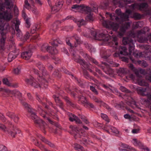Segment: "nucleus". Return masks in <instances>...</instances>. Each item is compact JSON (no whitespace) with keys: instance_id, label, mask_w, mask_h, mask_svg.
I'll return each instance as SVG.
<instances>
[{"instance_id":"nucleus-64","label":"nucleus","mask_w":151,"mask_h":151,"mask_svg":"<svg viewBox=\"0 0 151 151\" xmlns=\"http://www.w3.org/2000/svg\"><path fill=\"white\" fill-rule=\"evenodd\" d=\"M119 73H122L123 74H125L126 73L125 69L124 68H120L119 70Z\"/></svg>"},{"instance_id":"nucleus-26","label":"nucleus","mask_w":151,"mask_h":151,"mask_svg":"<svg viewBox=\"0 0 151 151\" xmlns=\"http://www.w3.org/2000/svg\"><path fill=\"white\" fill-rule=\"evenodd\" d=\"M146 88H140L137 89V92L138 94L143 96H146V94H145L144 93L146 91Z\"/></svg>"},{"instance_id":"nucleus-28","label":"nucleus","mask_w":151,"mask_h":151,"mask_svg":"<svg viewBox=\"0 0 151 151\" xmlns=\"http://www.w3.org/2000/svg\"><path fill=\"white\" fill-rule=\"evenodd\" d=\"M73 37H74L76 41L75 43L74 46L75 47H76L77 46L78 44L81 43V40L80 38L76 35H74Z\"/></svg>"},{"instance_id":"nucleus-47","label":"nucleus","mask_w":151,"mask_h":151,"mask_svg":"<svg viewBox=\"0 0 151 151\" xmlns=\"http://www.w3.org/2000/svg\"><path fill=\"white\" fill-rule=\"evenodd\" d=\"M2 82L4 84L7 85L8 86H9L10 83H9L8 79L7 78H3L2 80Z\"/></svg>"},{"instance_id":"nucleus-31","label":"nucleus","mask_w":151,"mask_h":151,"mask_svg":"<svg viewBox=\"0 0 151 151\" xmlns=\"http://www.w3.org/2000/svg\"><path fill=\"white\" fill-rule=\"evenodd\" d=\"M83 74L85 78L87 79H90V80H92L94 81V78L93 77L90 76L88 72L86 70H83Z\"/></svg>"},{"instance_id":"nucleus-19","label":"nucleus","mask_w":151,"mask_h":151,"mask_svg":"<svg viewBox=\"0 0 151 151\" xmlns=\"http://www.w3.org/2000/svg\"><path fill=\"white\" fill-rule=\"evenodd\" d=\"M40 28V26L38 24H35L32 25L30 29V34H33L36 33L37 31H39Z\"/></svg>"},{"instance_id":"nucleus-38","label":"nucleus","mask_w":151,"mask_h":151,"mask_svg":"<svg viewBox=\"0 0 151 151\" xmlns=\"http://www.w3.org/2000/svg\"><path fill=\"white\" fill-rule=\"evenodd\" d=\"M15 114L14 113L10 111H7L6 114V116L9 117L10 119L11 117H13Z\"/></svg>"},{"instance_id":"nucleus-30","label":"nucleus","mask_w":151,"mask_h":151,"mask_svg":"<svg viewBox=\"0 0 151 151\" xmlns=\"http://www.w3.org/2000/svg\"><path fill=\"white\" fill-rule=\"evenodd\" d=\"M63 99L66 101L67 103L69 105L72 106L73 107L76 106V105L74 103L71 102L70 99L66 96H65L63 97Z\"/></svg>"},{"instance_id":"nucleus-35","label":"nucleus","mask_w":151,"mask_h":151,"mask_svg":"<svg viewBox=\"0 0 151 151\" xmlns=\"http://www.w3.org/2000/svg\"><path fill=\"white\" fill-rule=\"evenodd\" d=\"M117 38L116 37H114L113 38L112 41L109 43V45L112 44V46L117 45L118 43L117 42Z\"/></svg>"},{"instance_id":"nucleus-6","label":"nucleus","mask_w":151,"mask_h":151,"mask_svg":"<svg viewBox=\"0 0 151 151\" xmlns=\"http://www.w3.org/2000/svg\"><path fill=\"white\" fill-rule=\"evenodd\" d=\"M123 43L124 45H127L129 46V54L134 49V47L133 40L130 38L124 37L122 40Z\"/></svg>"},{"instance_id":"nucleus-21","label":"nucleus","mask_w":151,"mask_h":151,"mask_svg":"<svg viewBox=\"0 0 151 151\" xmlns=\"http://www.w3.org/2000/svg\"><path fill=\"white\" fill-rule=\"evenodd\" d=\"M78 98L79 101H80L85 106H86L88 102L86 98L83 96L80 95L78 96Z\"/></svg>"},{"instance_id":"nucleus-44","label":"nucleus","mask_w":151,"mask_h":151,"mask_svg":"<svg viewBox=\"0 0 151 151\" xmlns=\"http://www.w3.org/2000/svg\"><path fill=\"white\" fill-rule=\"evenodd\" d=\"M24 8L27 9H29L30 8V5L29 3L27 0H25L24 1Z\"/></svg>"},{"instance_id":"nucleus-1","label":"nucleus","mask_w":151,"mask_h":151,"mask_svg":"<svg viewBox=\"0 0 151 151\" xmlns=\"http://www.w3.org/2000/svg\"><path fill=\"white\" fill-rule=\"evenodd\" d=\"M36 66L38 67L39 70L42 72V75L41 76H40V78L39 79L40 82V85L37 82H35L37 83V85L39 86L37 87H34L35 88L39 87L42 88H46L48 86L47 81L50 78V76L49 74L47 72V71L44 66L40 63H38L36 64ZM37 84H35V85H37Z\"/></svg>"},{"instance_id":"nucleus-9","label":"nucleus","mask_w":151,"mask_h":151,"mask_svg":"<svg viewBox=\"0 0 151 151\" xmlns=\"http://www.w3.org/2000/svg\"><path fill=\"white\" fill-rule=\"evenodd\" d=\"M12 17L13 16L10 10H6L0 14V18L4 19L6 21H9Z\"/></svg>"},{"instance_id":"nucleus-62","label":"nucleus","mask_w":151,"mask_h":151,"mask_svg":"<svg viewBox=\"0 0 151 151\" xmlns=\"http://www.w3.org/2000/svg\"><path fill=\"white\" fill-rule=\"evenodd\" d=\"M90 89L91 90L95 93V94L96 95L98 94V92L97 90L93 86H90Z\"/></svg>"},{"instance_id":"nucleus-14","label":"nucleus","mask_w":151,"mask_h":151,"mask_svg":"<svg viewBox=\"0 0 151 151\" xmlns=\"http://www.w3.org/2000/svg\"><path fill=\"white\" fill-rule=\"evenodd\" d=\"M19 50L16 51L15 54H14V52H10L8 55V59L9 62H11L19 54Z\"/></svg>"},{"instance_id":"nucleus-53","label":"nucleus","mask_w":151,"mask_h":151,"mask_svg":"<svg viewBox=\"0 0 151 151\" xmlns=\"http://www.w3.org/2000/svg\"><path fill=\"white\" fill-rule=\"evenodd\" d=\"M0 120H1L3 122L6 121V119L4 116L1 113H0Z\"/></svg>"},{"instance_id":"nucleus-34","label":"nucleus","mask_w":151,"mask_h":151,"mask_svg":"<svg viewBox=\"0 0 151 151\" xmlns=\"http://www.w3.org/2000/svg\"><path fill=\"white\" fill-rule=\"evenodd\" d=\"M35 145L38 147L42 150L45 151V150H47L45 147V146L43 145L41 143H40L38 141H37V143H35Z\"/></svg>"},{"instance_id":"nucleus-20","label":"nucleus","mask_w":151,"mask_h":151,"mask_svg":"<svg viewBox=\"0 0 151 151\" xmlns=\"http://www.w3.org/2000/svg\"><path fill=\"white\" fill-rule=\"evenodd\" d=\"M53 97L55 99V101L57 105L59 106L61 108H63V103L59 98V97L56 96L55 95L53 96Z\"/></svg>"},{"instance_id":"nucleus-55","label":"nucleus","mask_w":151,"mask_h":151,"mask_svg":"<svg viewBox=\"0 0 151 151\" xmlns=\"http://www.w3.org/2000/svg\"><path fill=\"white\" fill-rule=\"evenodd\" d=\"M23 106L28 110V109L31 107V106L26 102H23L22 103Z\"/></svg>"},{"instance_id":"nucleus-32","label":"nucleus","mask_w":151,"mask_h":151,"mask_svg":"<svg viewBox=\"0 0 151 151\" xmlns=\"http://www.w3.org/2000/svg\"><path fill=\"white\" fill-rule=\"evenodd\" d=\"M11 121L12 122V121H14L15 123H17L19 120V118L18 115H17L16 114L13 116L11 117L10 118Z\"/></svg>"},{"instance_id":"nucleus-12","label":"nucleus","mask_w":151,"mask_h":151,"mask_svg":"<svg viewBox=\"0 0 151 151\" xmlns=\"http://www.w3.org/2000/svg\"><path fill=\"white\" fill-rule=\"evenodd\" d=\"M69 19L73 20V21H74L75 22H76L77 25L79 27L81 26L82 25H84L86 24V22L83 19H82L77 22L76 20V19H75L73 17L71 16H68L65 19V20H68Z\"/></svg>"},{"instance_id":"nucleus-3","label":"nucleus","mask_w":151,"mask_h":151,"mask_svg":"<svg viewBox=\"0 0 151 151\" xmlns=\"http://www.w3.org/2000/svg\"><path fill=\"white\" fill-rule=\"evenodd\" d=\"M38 106V110L39 111V114L41 116L44 118L45 119L47 120L48 122L51 124H54L56 127L60 128V126L58 124L55 123L49 118V115L48 113L42 109L40 106Z\"/></svg>"},{"instance_id":"nucleus-5","label":"nucleus","mask_w":151,"mask_h":151,"mask_svg":"<svg viewBox=\"0 0 151 151\" xmlns=\"http://www.w3.org/2000/svg\"><path fill=\"white\" fill-rule=\"evenodd\" d=\"M104 26L106 28H111L114 31L117 30L119 27V25L116 23H114L109 21H104L102 22Z\"/></svg>"},{"instance_id":"nucleus-51","label":"nucleus","mask_w":151,"mask_h":151,"mask_svg":"<svg viewBox=\"0 0 151 151\" xmlns=\"http://www.w3.org/2000/svg\"><path fill=\"white\" fill-rule=\"evenodd\" d=\"M93 101H95V102L98 103H103V101H101L100 99H98L96 97L93 96L92 98H91Z\"/></svg>"},{"instance_id":"nucleus-16","label":"nucleus","mask_w":151,"mask_h":151,"mask_svg":"<svg viewBox=\"0 0 151 151\" xmlns=\"http://www.w3.org/2000/svg\"><path fill=\"white\" fill-rule=\"evenodd\" d=\"M32 54L30 51L24 52L21 54V57L25 60H28L31 58Z\"/></svg>"},{"instance_id":"nucleus-41","label":"nucleus","mask_w":151,"mask_h":151,"mask_svg":"<svg viewBox=\"0 0 151 151\" xmlns=\"http://www.w3.org/2000/svg\"><path fill=\"white\" fill-rule=\"evenodd\" d=\"M15 29L17 32L16 35L18 37H20L22 35V33L19 28V26H15Z\"/></svg>"},{"instance_id":"nucleus-39","label":"nucleus","mask_w":151,"mask_h":151,"mask_svg":"<svg viewBox=\"0 0 151 151\" xmlns=\"http://www.w3.org/2000/svg\"><path fill=\"white\" fill-rule=\"evenodd\" d=\"M70 128L74 132V133H76L78 132H79L78 128L76 126L72 125H70Z\"/></svg>"},{"instance_id":"nucleus-29","label":"nucleus","mask_w":151,"mask_h":151,"mask_svg":"<svg viewBox=\"0 0 151 151\" xmlns=\"http://www.w3.org/2000/svg\"><path fill=\"white\" fill-rule=\"evenodd\" d=\"M50 48H51V46L47 44H44L41 47V50L44 52L46 51L48 52L49 49H50Z\"/></svg>"},{"instance_id":"nucleus-63","label":"nucleus","mask_w":151,"mask_h":151,"mask_svg":"<svg viewBox=\"0 0 151 151\" xmlns=\"http://www.w3.org/2000/svg\"><path fill=\"white\" fill-rule=\"evenodd\" d=\"M98 6L96 4H94L92 9L96 13L98 12Z\"/></svg>"},{"instance_id":"nucleus-17","label":"nucleus","mask_w":151,"mask_h":151,"mask_svg":"<svg viewBox=\"0 0 151 151\" xmlns=\"http://www.w3.org/2000/svg\"><path fill=\"white\" fill-rule=\"evenodd\" d=\"M27 110L28 113L30 114V117L31 119L34 121L35 119H37L38 117L35 112V110L33 109L31 107L28 109Z\"/></svg>"},{"instance_id":"nucleus-13","label":"nucleus","mask_w":151,"mask_h":151,"mask_svg":"<svg viewBox=\"0 0 151 151\" xmlns=\"http://www.w3.org/2000/svg\"><path fill=\"white\" fill-rule=\"evenodd\" d=\"M130 26V24L129 23H127L125 26H122L120 29L119 31L118 32V34L120 37H122L124 35L126 30L128 27Z\"/></svg>"},{"instance_id":"nucleus-36","label":"nucleus","mask_w":151,"mask_h":151,"mask_svg":"<svg viewBox=\"0 0 151 151\" xmlns=\"http://www.w3.org/2000/svg\"><path fill=\"white\" fill-rule=\"evenodd\" d=\"M86 14L87 15L86 18V19L90 22L93 21V14L92 13Z\"/></svg>"},{"instance_id":"nucleus-33","label":"nucleus","mask_w":151,"mask_h":151,"mask_svg":"<svg viewBox=\"0 0 151 151\" xmlns=\"http://www.w3.org/2000/svg\"><path fill=\"white\" fill-rule=\"evenodd\" d=\"M48 52L51 54H55L58 53V50L55 47L51 46V48L49 49Z\"/></svg>"},{"instance_id":"nucleus-57","label":"nucleus","mask_w":151,"mask_h":151,"mask_svg":"<svg viewBox=\"0 0 151 151\" xmlns=\"http://www.w3.org/2000/svg\"><path fill=\"white\" fill-rule=\"evenodd\" d=\"M0 151H8L7 147L3 145H0Z\"/></svg>"},{"instance_id":"nucleus-23","label":"nucleus","mask_w":151,"mask_h":151,"mask_svg":"<svg viewBox=\"0 0 151 151\" xmlns=\"http://www.w3.org/2000/svg\"><path fill=\"white\" fill-rule=\"evenodd\" d=\"M119 50L120 54L124 55H127L128 54V53L127 51V50L125 47L121 46L119 49Z\"/></svg>"},{"instance_id":"nucleus-4","label":"nucleus","mask_w":151,"mask_h":151,"mask_svg":"<svg viewBox=\"0 0 151 151\" xmlns=\"http://www.w3.org/2000/svg\"><path fill=\"white\" fill-rule=\"evenodd\" d=\"M73 58L74 60L77 63L80 64L82 66L91 72L93 73V72L92 70L89 68L90 64H88L84 60L81 59L80 56L76 57V55L73 54Z\"/></svg>"},{"instance_id":"nucleus-40","label":"nucleus","mask_w":151,"mask_h":151,"mask_svg":"<svg viewBox=\"0 0 151 151\" xmlns=\"http://www.w3.org/2000/svg\"><path fill=\"white\" fill-rule=\"evenodd\" d=\"M108 5L109 3L108 2H102L101 3L99 7L102 9H105L108 6Z\"/></svg>"},{"instance_id":"nucleus-46","label":"nucleus","mask_w":151,"mask_h":151,"mask_svg":"<svg viewBox=\"0 0 151 151\" xmlns=\"http://www.w3.org/2000/svg\"><path fill=\"white\" fill-rule=\"evenodd\" d=\"M120 89L122 92H125L127 93H129L130 92V91L129 90L127 89L125 87L121 86L120 87Z\"/></svg>"},{"instance_id":"nucleus-43","label":"nucleus","mask_w":151,"mask_h":151,"mask_svg":"<svg viewBox=\"0 0 151 151\" xmlns=\"http://www.w3.org/2000/svg\"><path fill=\"white\" fill-rule=\"evenodd\" d=\"M137 62L139 64H141V65L144 67H147V64L146 62L144 60H138Z\"/></svg>"},{"instance_id":"nucleus-37","label":"nucleus","mask_w":151,"mask_h":151,"mask_svg":"<svg viewBox=\"0 0 151 151\" xmlns=\"http://www.w3.org/2000/svg\"><path fill=\"white\" fill-rule=\"evenodd\" d=\"M147 6V4L146 3H142L139 5V9L141 10H143L145 9Z\"/></svg>"},{"instance_id":"nucleus-15","label":"nucleus","mask_w":151,"mask_h":151,"mask_svg":"<svg viewBox=\"0 0 151 151\" xmlns=\"http://www.w3.org/2000/svg\"><path fill=\"white\" fill-rule=\"evenodd\" d=\"M25 81L27 84L30 85L34 87H37L39 86L37 84V85H35V84H37V83L35 82V80L32 77L26 79Z\"/></svg>"},{"instance_id":"nucleus-25","label":"nucleus","mask_w":151,"mask_h":151,"mask_svg":"<svg viewBox=\"0 0 151 151\" xmlns=\"http://www.w3.org/2000/svg\"><path fill=\"white\" fill-rule=\"evenodd\" d=\"M85 133L82 132H80L79 131L76 133H74V137L76 139L79 138H81L84 137Z\"/></svg>"},{"instance_id":"nucleus-54","label":"nucleus","mask_w":151,"mask_h":151,"mask_svg":"<svg viewBox=\"0 0 151 151\" xmlns=\"http://www.w3.org/2000/svg\"><path fill=\"white\" fill-rule=\"evenodd\" d=\"M23 106L28 110V109L31 107V106L26 102H23L22 103Z\"/></svg>"},{"instance_id":"nucleus-52","label":"nucleus","mask_w":151,"mask_h":151,"mask_svg":"<svg viewBox=\"0 0 151 151\" xmlns=\"http://www.w3.org/2000/svg\"><path fill=\"white\" fill-rule=\"evenodd\" d=\"M25 21L26 26L27 28H29L30 27L31 23L29 19L27 18L25 20Z\"/></svg>"},{"instance_id":"nucleus-42","label":"nucleus","mask_w":151,"mask_h":151,"mask_svg":"<svg viewBox=\"0 0 151 151\" xmlns=\"http://www.w3.org/2000/svg\"><path fill=\"white\" fill-rule=\"evenodd\" d=\"M101 117L103 119L107 121L108 122H109V119L108 116L106 114L101 113Z\"/></svg>"},{"instance_id":"nucleus-27","label":"nucleus","mask_w":151,"mask_h":151,"mask_svg":"<svg viewBox=\"0 0 151 151\" xmlns=\"http://www.w3.org/2000/svg\"><path fill=\"white\" fill-rule=\"evenodd\" d=\"M80 141L81 142V143L85 145H88L92 143L91 141H90L88 139H86L85 138H82V140H80Z\"/></svg>"},{"instance_id":"nucleus-48","label":"nucleus","mask_w":151,"mask_h":151,"mask_svg":"<svg viewBox=\"0 0 151 151\" xmlns=\"http://www.w3.org/2000/svg\"><path fill=\"white\" fill-rule=\"evenodd\" d=\"M58 22H56L53 23L52 24V29L54 31H55L56 29L57 28Z\"/></svg>"},{"instance_id":"nucleus-24","label":"nucleus","mask_w":151,"mask_h":151,"mask_svg":"<svg viewBox=\"0 0 151 151\" xmlns=\"http://www.w3.org/2000/svg\"><path fill=\"white\" fill-rule=\"evenodd\" d=\"M120 17L122 21L129 20V15L126 14V13H121L120 14Z\"/></svg>"},{"instance_id":"nucleus-11","label":"nucleus","mask_w":151,"mask_h":151,"mask_svg":"<svg viewBox=\"0 0 151 151\" xmlns=\"http://www.w3.org/2000/svg\"><path fill=\"white\" fill-rule=\"evenodd\" d=\"M107 35H105L103 33H97L95 39L99 41H107L109 40V38L107 36Z\"/></svg>"},{"instance_id":"nucleus-61","label":"nucleus","mask_w":151,"mask_h":151,"mask_svg":"<svg viewBox=\"0 0 151 151\" xmlns=\"http://www.w3.org/2000/svg\"><path fill=\"white\" fill-rule=\"evenodd\" d=\"M53 74L56 77L58 78H60L61 77L60 75V74L59 71L58 70H56L53 73Z\"/></svg>"},{"instance_id":"nucleus-49","label":"nucleus","mask_w":151,"mask_h":151,"mask_svg":"<svg viewBox=\"0 0 151 151\" xmlns=\"http://www.w3.org/2000/svg\"><path fill=\"white\" fill-rule=\"evenodd\" d=\"M109 127H110V130L112 132L116 134L119 133V132L116 128L113 127L111 126H110Z\"/></svg>"},{"instance_id":"nucleus-58","label":"nucleus","mask_w":151,"mask_h":151,"mask_svg":"<svg viewBox=\"0 0 151 151\" xmlns=\"http://www.w3.org/2000/svg\"><path fill=\"white\" fill-rule=\"evenodd\" d=\"M27 96L28 99L30 101H32L34 99L33 97L30 93H27Z\"/></svg>"},{"instance_id":"nucleus-50","label":"nucleus","mask_w":151,"mask_h":151,"mask_svg":"<svg viewBox=\"0 0 151 151\" xmlns=\"http://www.w3.org/2000/svg\"><path fill=\"white\" fill-rule=\"evenodd\" d=\"M134 57H145L144 56V54H142V52H139L137 53H134L133 54Z\"/></svg>"},{"instance_id":"nucleus-59","label":"nucleus","mask_w":151,"mask_h":151,"mask_svg":"<svg viewBox=\"0 0 151 151\" xmlns=\"http://www.w3.org/2000/svg\"><path fill=\"white\" fill-rule=\"evenodd\" d=\"M19 86V84L17 83H10V85H9V87H12L14 88H17Z\"/></svg>"},{"instance_id":"nucleus-7","label":"nucleus","mask_w":151,"mask_h":151,"mask_svg":"<svg viewBox=\"0 0 151 151\" xmlns=\"http://www.w3.org/2000/svg\"><path fill=\"white\" fill-rule=\"evenodd\" d=\"M71 8L73 9H75L78 10H83L85 11L86 14H88L92 13V10L91 8L88 6H84L83 5L76 4L73 5Z\"/></svg>"},{"instance_id":"nucleus-45","label":"nucleus","mask_w":151,"mask_h":151,"mask_svg":"<svg viewBox=\"0 0 151 151\" xmlns=\"http://www.w3.org/2000/svg\"><path fill=\"white\" fill-rule=\"evenodd\" d=\"M74 147L75 149L77 150L80 149L81 150H82V149H83V147L81 146L80 145L77 143H75L74 144Z\"/></svg>"},{"instance_id":"nucleus-2","label":"nucleus","mask_w":151,"mask_h":151,"mask_svg":"<svg viewBox=\"0 0 151 151\" xmlns=\"http://www.w3.org/2000/svg\"><path fill=\"white\" fill-rule=\"evenodd\" d=\"M7 122L9 125H11L10 126L7 128L3 124H0V129L11 135L12 137H15L16 134L17 133H20V131L16 126L13 125L12 122L11 121H8Z\"/></svg>"},{"instance_id":"nucleus-10","label":"nucleus","mask_w":151,"mask_h":151,"mask_svg":"<svg viewBox=\"0 0 151 151\" xmlns=\"http://www.w3.org/2000/svg\"><path fill=\"white\" fill-rule=\"evenodd\" d=\"M68 115L69 116V120L71 122L75 121L76 124H82V122L78 117L74 114L69 113Z\"/></svg>"},{"instance_id":"nucleus-18","label":"nucleus","mask_w":151,"mask_h":151,"mask_svg":"<svg viewBox=\"0 0 151 151\" xmlns=\"http://www.w3.org/2000/svg\"><path fill=\"white\" fill-rule=\"evenodd\" d=\"M38 137L43 142L48 145L50 147H55V145L53 144L49 141L45 139L44 137H42L41 135H40Z\"/></svg>"},{"instance_id":"nucleus-56","label":"nucleus","mask_w":151,"mask_h":151,"mask_svg":"<svg viewBox=\"0 0 151 151\" xmlns=\"http://www.w3.org/2000/svg\"><path fill=\"white\" fill-rule=\"evenodd\" d=\"M121 146L123 148H126L129 149H132L134 151H137L136 150L134 149H133L132 148H130V147H129L128 145L124 144L122 143Z\"/></svg>"},{"instance_id":"nucleus-22","label":"nucleus","mask_w":151,"mask_h":151,"mask_svg":"<svg viewBox=\"0 0 151 151\" xmlns=\"http://www.w3.org/2000/svg\"><path fill=\"white\" fill-rule=\"evenodd\" d=\"M139 36H138V41L139 42L143 43L148 40L149 41V38L150 37V35L148 36L147 38H146L142 36H141L140 37H139V34L140 33H139Z\"/></svg>"},{"instance_id":"nucleus-8","label":"nucleus","mask_w":151,"mask_h":151,"mask_svg":"<svg viewBox=\"0 0 151 151\" xmlns=\"http://www.w3.org/2000/svg\"><path fill=\"white\" fill-rule=\"evenodd\" d=\"M35 123L43 131L44 133H45V129L47 127L46 124L42 120L39 119L38 117L37 119H35L34 121Z\"/></svg>"},{"instance_id":"nucleus-60","label":"nucleus","mask_w":151,"mask_h":151,"mask_svg":"<svg viewBox=\"0 0 151 151\" xmlns=\"http://www.w3.org/2000/svg\"><path fill=\"white\" fill-rule=\"evenodd\" d=\"M20 68H17L14 70V74L16 75L19 74L20 72Z\"/></svg>"}]
</instances>
